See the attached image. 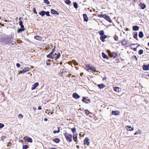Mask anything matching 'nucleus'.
Returning <instances> with one entry per match:
<instances>
[{"mask_svg": "<svg viewBox=\"0 0 149 149\" xmlns=\"http://www.w3.org/2000/svg\"><path fill=\"white\" fill-rule=\"evenodd\" d=\"M72 135L70 134H66V139L69 142L72 141Z\"/></svg>", "mask_w": 149, "mask_h": 149, "instance_id": "1", "label": "nucleus"}, {"mask_svg": "<svg viewBox=\"0 0 149 149\" xmlns=\"http://www.w3.org/2000/svg\"><path fill=\"white\" fill-rule=\"evenodd\" d=\"M23 139L24 140L27 141L28 142L31 143L33 142L32 139L29 136H25L23 138Z\"/></svg>", "mask_w": 149, "mask_h": 149, "instance_id": "2", "label": "nucleus"}, {"mask_svg": "<svg viewBox=\"0 0 149 149\" xmlns=\"http://www.w3.org/2000/svg\"><path fill=\"white\" fill-rule=\"evenodd\" d=\"M139 46V45L138 44H132L131 46V49H133L134 51H136L137 50V48Z\"/></svg>", "mask_w": 149, "mask_h": 149, "instance_id": "3", "label": "nucleus"}, {"mask_svg": "<svg viewBox=\"0 0 149 149\" xmlns=\"http://www.w3.org/2000/svg\"><path fill=\"white\" fill-rule=\"evenodd\" d=\"M54 52V49H53L51 52L47 56V57L49 58H52V59H53L54 57H52V55H53Z\"/></svg>", "mask_w": 149, "mask_h": 149, "instance_id": "4", "label": "nucleus"}, {"mask_svg": "<svg viewBox=\"0 0 149 149\" xmlns=\"http://www.w3.org/2000/svg\"><path fill=\"white\" fill-rule=\"evenodd\" d=\"M109 51V56L111 57L115 58L116 57L117 54L116 52H111L110 51Z\"/></svg>", "mask_w": 149, "mask_h": 149, "instance_id": "5", "label": "nucleus"}, {"mask_svg": "<svg viewBox=\"0 0 149 149\" xmlns=\"http://www.w3.org/2000/svg\"><path fill=\"white\" fill-rule=\"evenodd\" d=\"M29 67H25L22 70H21L20 71V73H24L26 72L29 71Z\"/></svg>", "mask_w": 149, "mask_h": 149, "instance_id": "6", "label": "nucleus"}, {"mask_svg": "<svg viewBox=\"0 0 149 149\" xmlns=\"http://www.w3.org/2000/svg\"><path fill=\"white\" fill-rule=\"evenodd\" d=\"M103 18H104L106 20L109 21V22H111V19L106 14H104Z\"/></svg>", "mask_w": 149, "mask_h": 149, "instance_id": "7", "label": "nucleus"}, {"mask_svg": "<svg viewBox=\"0 0 149 149\" xmlns=\"http://www.w3.org/2000/svg\"><path fill=\"white\" fill-rule=\"evenodd\" d=\"M39 85V83L38 82H36L32 86L31 89L33 90L35 89Z\"/></svg>", "mask_w": 149, "mask_h": 149, "instance_id": "8", "label": "nucleus"}, {"mask_svg": "<svg viewBox=\"0 0 149 149\" xmlns=\"http://www.w3.org/2000/svg\"><path fill=\"white\" fill-rule=\"evenodd\" d=\"M107 36L106 35H103L100 37V39L102 42H104L105 41V39L107 38Z\"/></svg>", "mask_w": 149, "mask_h": 149, "instance_id": "9", "label": "nucleus"}, {"mask_svg": "<svg viewBox=\"0 0 149 149\" xmlns=\"http://www.w3.org/2000/svg\"><path fill=\"white\" fill-rule=\"evenodd\" d=\"M126 128L127 131H132L134 130V128L130 126H126Z\"/></svg>", "mask_w": 149, "mask_h": 149, "instance_id": "10", "label": "nucleus"}, {"mask_svg": "<svg viewBox=\"0 0 149 149\" xmlns=\"http://www.w3.org/2000/svg\"><path fill=\"white\" fill-rule=\"evenodd\" d=\"M73 139L74 141L76 142L77 141V134H74L73 136Z\"/></svg>", "mask_w": 149, "mask_h": 149, "instance_id": "11", "label": "nucleus"}, {"mask_svg": "<svg viewBox=\"0 0 149 149\" xmlns=\"http://www.w3.org/2000/svg\"><path fill=\"white\" fill-rule=\"evenodd\" d=\"M119 111H113L111 112V114L112 115H118L119 113Z\"/></svg>", "mask_w": 149, "mask_h": 149, "instance_id": "12", "label": "nucleus"}, {"mask_svg": "<svg viewBox=\"0 0 149 149\" xmlns=\"http://www.w3.org/2000/svg\"><path fill=\"white\" fill-rule=\"evenodd\" d=\"M72 96L75 99H78L80 97V96L76 93H74Z\"/></svg>", "mask_w": 149, "mask_h": 149, "instance_id": "13", "label": "nucleus"}, {"mask_svg": "<svg viewBox=\"0 0 149 149\" xmlns=\"http://www.w3.org/2000/svg\"><path fill=\"white\" fill-rule=\"evenodd\" d=\"M143 70H149V66L148 65H144L143 66Z\"/></svg>", "mask_w": 149, "mask_h": 149, "instance_id": "14", "label": "nucleus"}, {"mask_svg": "<svg viewBox=\"0 0 149 149\" xmlns=\"http://www.w3.org/2000/svg\"><path fill=\"white\" fill-rule=\"evenodd\" d=\"M89 140L88 138L86 137L84 141V143L86 144L87 145H88L89 144V142H88Z\"/></svg>", "mask_w": 149, "mask_h": 149, "instance_id": "15", "label": "nucleus"}, {"mask_svg": "<svg viewBox=\"0 0 149 149\" xmlns=\"http://www.w3.org/2000/svg\"><path fill=\"white\" fill-rule=\"evenodd\" d=\"M34 38L35 39L39 41H41L42 40V37L38 36H35Z\"/></svg>", "mask_w": 149, "mask_h": 149, "instance_id": "16", "label": "nucleus"}, {"mask_svg": "<svg viewBox=\"0 0 149 149\" xmlns=\"http://www.w3.org/2000/svg\"><path fill=\"white\" fill-rule=\"evenodd\" d=\"M83 16L84 19V21L86 22H87L88 21V17L86 14H83Z\"/></svg>", "mask_w": 149, "mask_h": 149, "instance_id": "17", "label": "nucleus"}, {"mask_svg": "<svg viewBox=\"0 0 149 149\" xmlns=\"http://www.w3.org/2000/svg\"><path fill=\"white\" fill-rule=\"evenodd\" d=\"M51 13L54 14L58 15V12L54 9H51Z\"/></svg>", "mask_w": 149, "mask_h": 149, "instance_id": "18", "label": "nucleus"}, {"mask_svg": "<svg viewBox=\"0 0 149 149\" xmlns=\"http://www.w3.org/2000/svg\"><path fill=\"white\" fill-rule=\"evenodd\" d=\"M53 141L54 142L58 143L60 141V140L58 138H56L54 139L53 140Z\"/></svg>", "mask_w": 149, "mask_h": 149, "instance_id": "19", "label": "nucleus"}, {"mask_svg": "<svg viewBox=\"0 0 149 149\" xmlns=\"http://www.w3.org/2000/svg\"><path fill=\"white\" fill-rule=\"evenodd\" d=\"M133 30L134 31H136L139 29V27L137 26H133Z\"/></svg>", "mask_w": 149, "mask_h": 149, "instance_id": "20", "label": "nucleus"}, {"mask_svg": "<svg viewBox=\"0 0 149 149\" xmlns=\"http://www.w3.org/2000/svg\"><path fill=\"white\" fill-rule=\"evenodd\" d=\"M98 87L100 89L103 88L105 87L104 85L102 84H98Z\"/></svg>", "mask_w": 149, "mask_h": 149, "instance_id": "21", "label": "nucleus"}, {"mask_svg": "<svg viewBox=\"0 0 149 149\" xmlns=\"http://www.w3.org/2000/svg\"><path fill=\"white\" fill-rule=\"evenodd\" d=\"M25 30V29L24 28H21L19 29H18L17 30V32L18 33H20L22 31H24Z\"/></svg>", "mask_w": 149, "mask_h": 149, "instance_id": "22", "label": "nucleus"}, {"mask_svg": "<svg viewBox=\"0 0 149 149\" xmlns=\"http://www.w3.org/2000/svg\"><path fill=\"white\" fill-rule=\"evenodd\" d=\"M127 41L125 40H123L121 42L122 45H125L127 44Z\"/></svg>", "mask_w": 149, "mask_h": 149, "instance_id": "23", "label": "nucleus"}, {"mask_svg": "<svg viewBox=\"0 0 149 149\" xmlns=\"http://www.w3.org/2000/svg\"><path fill=\"white\" fill-rule=\"evenodd\" d=\"M141 8L142 9H144L146 7V5L144 3L141 4L140 6Z\"/></svg>", "mask_w": 149, "mask_h": 149, "instance_id": "24", "label": "nucleus"}, {"mask_svg": "<svg viewBox=\"0 0 149 149\" xmlns=\"http://www.w3.org/2000/svg\"><path fill=\"white\" fill-rule=\"evenodd\" d=\"M102 55L103 57L104 58H106L107 59H108V56H107L106 54H105L104 53L102 52Z\"/></svg>", "mask_w": 149, "mask_h": 149, "instance_id": "25", "label": "nucleus"}, {"mask_svg": "<svg viewBox=\"0 0 149 149\" xmlns=\"http://www.w3.org/2000/svg\"><path fill=\"white\" fill-rule=\"evenodd\" d=\"M139 36L140 38H143V32L142 31L140 32L139 34Z\"/></svg>", "mask_w": 149, "mask_h": 149, "instance_id": "26", "label": "nucleus"}, {"mask_svg": "<svg viewBox=\"0 0 149 149\" xmlns=\"http://www.w3.org/2000/svg\"><path fill=\"white\" fill-rule=\"evenodd\" d=\"M39 14L42 16H44L45 14V11H42L39 13Z\"/></svg>", "mask_w": 149, "mask_h": 149, "instance_id": "27", "label": "nucleus"}, {"mask_svg": "<svg viewBox=\"0 0 149 149\" xmlns=\"http://www.w3.org/2000/svg\"><path fill=\"white\" fill-rule=\"evenodd\" d=\"M19 25L21 27V28H24V26L22 24V21L20 20L19 22Z\"/></svg>", "mask_w": 149, "mask_h": 149, "instance_id": "28", "label": "nucleus"}, {"mask_svg": "<svg viewBox=\"0 0 149 149\" xmlns=\"http://www.w3.org/2000/svg\"><path fill=\"white\" fill-rule=\"evenodd\" d=\"M98 33L101 36H103L104 35V32L103 30L99 31H98Z\"/></svg>", "mask_w": 149, "mask_h": 149, "instance_id": "29", "label": "nucleus"}, {"mask_svg": "<svg viewBox=\"0 0 149 149\" xmlns=\"http://www.w3.org/2000/svg\"><path fill=\"white\" fill-rule=\"evenodd\" d=\"M84 111L85 114L87 115H88L90 113V111L87 109L85 110Z\"/></svg>", "mask_w": 149, "mask_h": 149, "instance_id": "30", "label": "nucleus"}, {"mask_svg": "<svg viewBox=\"0 0 149 149\" xmlns=\"http://www.w3.org/2000/svg\"><path fill=\"white\" fill-rule=\"evenodd\" d=\"M90 69L91 70L92 72H95L96 71L94 68L93 67H91L90 68Z\"/></svg>", "mask_w": 149, "mask_h": 149, "instance_id": "31", "label": "nucleus"}, {"mask_svg": "<svg viewBox=\"0 0 149 149\" xmlns=\"http://www.w3.org/2000/svg\"><path fill=\"white\" fill-rule=\"evenodd\" d=\"M114 90L115 91L119 92V88L118 87H115L114 88Z\"/></svg>", "mask_w": 149, "mask_h": 149, "instance_id": "32", "label": "nucleus"}, {"mask_svg": "<svg viewBox=\"0 0 149 149\" xmlns=\"http://www.w3.org/2000/svg\"><path fill=\"white\" fill-rule=\"evenodd\" d=\"M74 7L75 8L77 9L78 8V5L77 3L76 2H74L73 4Z\"/></svg>", "mask_w": 149, "mask_h": 149, "instance_id": "33", "label": "nucleus"}, {"mask_svg": "<svg viewBox=\"0 0 149 149\" xmlns=\"http://www.w3.org/2000/svg\"><path fill=\"white\" fill-rule=\"evenodd\" d=\"M58 130H55L53 132V133L54 134H55L56 133H59L60 132V127H58Z\"/></svg>", "mask_w": 149, "mask_h": 149, "instance_id": "34", "label": "nucleus"}, {"mask_svg": "<svg viewBox=\"0 0 149 149\" xmlns=\"http://www.w3.org/2000/svg\"><path fill=\"white\" fill-rule=\"evenodd\" d=\"M60 56H61L60 53H58V54L57 56L55 58V60H57L60 57Z\"/></svg>", "mask_w": 149, "mask_h": 149, "instance_id": "35", "label": "nucleus"}, {"mask_svg": "<svg viewBox=\"0 0 149 149\" xmlns=\"http://www.w3.org/2000/svg\"><path fill=\"white\" fill-rule=\"evenodd\" d=\"M28 147V146L27 145H23L22 146V149H26Z\"/></svg>", "mask_w": 149, "mask_h": 149, "instance_id": "36", "label": "nucleus"}, {"mask_svg": "<svg viewBox=\"0 0 149 149\" xmlns=\"http://www.w3.org/2000/svg\"><path fill=\"white\" fill-rule=\"evenodd\" d=\"M86 67L88 68V69L87 70L88 71V70H90V68L91 67V66L90 65H86Z\"/></svg>", "mask_w": 149, "mask_h": 149, "instance_id": "37", "label": "nucleus"}, {"mask_svg": "<svg viewBox=\"0 0 149 149\" xmlns=\"http://www.w3.org/2000/svg\"><path fill=\"white\" fill-rule=\"evenodd\" d=\"M65 3H66L67 4H70L71 3V2L69 0H66Z\"/></svg>", "mask_w": 149, "mask_h": 149, "instance_id": "38", "label": "nucleus"}, {"mask_svg": "<svg viewBox=\"0 0 149 149\" xmlns=\"http://www.w3.org/2000/svg\"><path fill=\"white\" fill-rule=\"evenodd\" d=\"M143 53V51L142 49H140L139 51V54L141 55Z\"/></svg>", "mask_w": 149, "mask_h": 149, "instance_id": "39", "label": "nucleus"}, {"mask_svg": "<svg viewBox=\"0 0 149 149\" xmlns=\"http://www.w3.org/2000/svg\"><path fill=\"white\" fill-rule=\"evenodd\" d=\"M18 117L20 119L22 118H23V116L22 114H19L18 116Z\"/></svg>", "mask_w": 149, "mask_h": 149, "instance_id": "40", "label": "nucleus"}, {"mask_svg": "<svg viewBox=\"0 0 149 149\" xmlns=\"http://www.w3.org/2000/svg\"><path fill=\"white\" fill-rule=\"evenodd\" d=\"M9 39H5V41L7 42L8 44H9L11 43V42H10L9 41Z\"/></svg>", "mask_w": 149, "mask_h": 149, "instance_id": "41", "label": "nucleus"}, {"mask_svg": "<svg viewBox=\"0 0 149 149\" xmlns=\"http://www.w3.org/2000/svg\"><path fill=\"white\" fill-rule=\"evenodd\" d=\"M44 2L45 3H46L47 4H49L50 3L48 0H44Z\"/></svg>", "mask_w": 149, "mask_h": 149, "instance_id": "42", "label": "nucleus"}, {"mask_svg": "<svg viewBox=\"0 0 149 149\" xmlns=\"http://www.w3.org/2000/svg\"><path fill=\"white\" fill-rule=\"evenodd\" d=\"M132 58L134 59H135L136 61H137V59L136 56L135 55H133L132 56Z\"/></svg>", "mask_w": 149, "mask_h": 149, "instance_id": "43", "label": "nucleus"}, {"mask_svg": "<svg viewBox=\"0 0 149 149\" xmlns=\"http://www.w3.org/2000/svg\"><path fill=\"white\" fill-rule=\"evenodd\" d=\"M6 137L5 136H2L1 137V140L2 141H3L4 140V139L6 138Z\"/></svg>", "mask_w": 149, "mask_h": 149, "instance_id": "44", "label": "nucleus"}, {"mask_svg": "<svg viewBox=\"0 0 149 149\" xmlns=\"http://www.w3.org/2000/svg\"><path fill=\"white\" fill-rule=\"evenodd\" d=\"M140 130H139L136 131L134 134V135H136L138 134H140Z\"/></svg>", "mask_w": 149, "mask_h": 149, "instance_id": "45", "label": "nucleus"}, {"mask_svg": "<svg viewBox=\"0 0 149 149\" xmlns=\"http://www.w3.org/2000/svg\"><path fill=\"white\" fill-rule=\"evenodd\" d=\"M137 34L136 32H135V33L133 36V37L134 38L137 39Z\"/></svg>", "mask_w": 149, "mask_h": 149, "instance_id": "46", "label": "nucleus"}, {"mask_svg": "<svg viewBox=\"0 0 149 149\" xmlns=\"http://www.w3.org/2000/svg\"><path fill=\"white\" fill-rule=\"evenodd\" d=\"M33 13H34L36 14H37V12L36 11V9L35 8H33Z\"/></svg>", "mask_w": 149, "mask_h": 149, "instance_id": "47", "label": "nucleus"}, {"mask_svg": "<svg viewBox=\"0 0 149 149\" xmlns=\"http://www.w3.org/2000/svg\"><path fill=\"white\" fill-rule=\"evenodd\" d=\"M4 125L2 123H0V129L4 127Z\"/></svg>", "mask_w": 149, "mask_h": 149, "instance_id": "48", "label": "nucleus"}, {"mask_svg": "<svg viewBox=\"0 0 149 149\" xmlns=\"http://www.w3.org/2000/svg\"><path fill=\"white\" fill-rule=\"evenodd\" d=\"M76 131V129L75 128H73L72 129V131L73 133H74Z\"/></svg>", "mask_w": 149, "mask_h": 149, "instance_id": "49", "label": "nucleus"}, {"mask_svg": "<svg viewBox=\"0 0 149 149\" xmlns=\"http://www.w3.org/2000/svg\"><path fill=\"white\" fill-rule=\"evenodd\" d=\"M85 100H86V98L84 97L82 100L84 102H85L86 103H88V102L86 101H85Z\"/></svg>", "mask_w": 149, "mask_h": 149, "instance_id": "50", "label": "nucleus"}, {"mask_svg": "<svg viewBox=\"0 0 149 149\" xmlns=\"http://www.w3.org/2000/svg\"><path fill=\"white\" fill-rule=\"evenodd\" d=\"M73 63L75 65H78V63L75 60L73 61Z\"/></svg>", "mask_w": 149, "mask_h": 149, "instance_id": "51", "label": "nucleus"}, {"mask_svg": "<svg viewBox=\"0 0 149 149\" xmlns=\"http://www.w3.org/2000/svg\"><path fill=\"white\" fill-rule=\"evenodd\" d=\"M45 14L47 16H50V15H49V12H48V11H47V12H45Z\"/></svg>", "mask_w": 149, "mask_h": 149, "instance_id": "52", "label": "nucleus"}, {"mask_svg": "<svg viewBox=\"0 0 149 149\" xmlns=\"http://www.w3.org/2000/svg\"><path fill=\"white\" fill-rule=\"evenodd\" d=\"M103 16H104V15H102V14L99 15H98V17H100V18H101V17H103Z\"/></svg>", "mask_w": 149, "mask_h": 149, "instance_id": "53", "label": "nucleus"}, {"mask_svg": "<svg viewBox=\"0 0 149 149\" xmlns=\"http://www.w3.org/2000/svg\"><path fill=\"white\" fill-rule=\"evenodd\" d=\"M16 65L18 68H19L20 67V65L19 63H17L16 64Z\"/></svg>", "mask_w": 149, "mask_h": 149, "instance_id": "54", "label": "nucleus"}, {"mask_svg": "<svg viewBox=\"0 0 149 149\" xmlns=\"http://www.w3.org/2000/svg\"><path fill=\"white\" fill-rule=\"evenodd\" d=\"M118 37L117 36L114 37V40L116 41L117 40H118Z\"/></svg>", "mask_w": 149, "mask_h": 149, "instance_id": "55", "label": "nucleus"}, {"mask_svg": "<svg viewBox=\"0 0 149 149\" xmlns=\"http://www.w3.org/2000/svg\"><path fill=\"white\" fill-rule=\"evenodd\" d=\"M38 110H41L42 109V108L41 106H39L38 108Z\"/></svg>", "mask_w": 149, "mask_h": 149, "instance_id": "56", "label": "nucleus"}, {"mask_svg": "<svg viewBox=\"0 0 149 149\" xmlns=\"http://www.w3.org/2000/svg\"><path fill=\"white\" fill-rule=\"evenodd\" d=\"M53 113H54V112H51V113L50 112L48 113V115H50V114H49V113H51V114H52Z\"/></svg>", "mask_w": 149, "mask_h": 149, "instance_id": "57", "label": "nucleus"}, {"mask_svg": "<svg viewBox=\"0 0 149 149\" xmlns=\"http://www.w3.org/2000/svg\"><path fill=\"white\" fill-rule=\"evenodd\" d=\"M50 64L49 63H48L47 62L46 63V65H50Z\"/></svg>", "mask_w": 149, "mask_h": 149, "instance_id": "58", "label": "nucleus"}, {"mask_svg": "<svg viewBox=\"0 0 149 149\" xmlns=\"http://www.w3.org/2000/svg\"><path fill=\"white\" fill-rule=\"evenodd\" d=\"M44 120L45 121H47V118H45L44 119Z\"/></svg>", "mask_w": 149, "mask_h": 149, "instance_id": "59", "label": "nucleus"}, {"mask_svg": "<svg viewBox=\"0 0 149 149\" xmlns=\"http://www.w3.org/2000/svg\"><path fill=\"white\" fill-rule=\"evenodd\" d=\"M106 79V77H104L103 78V79L104 80V79Z\"/></svg>", "mask_w": 149, "mask_h": 149, "instance_id": "60", "label": "nucleus"}, {"mask_svg": "<svg viewBox=\"0 0 149 149\" xmlns=\"http://www.w3.org/2000/svg\"><path fill=\"white\" fill-rule=\"evenodd\" d=\"M51 149H56V148H51Z\"/></svg>", "mask_w": 149, "mask_h": 149, "instance_id": "61", "label": "nucleus"}, {"mask_svg": "<svg viewBox=\"0 0 149 149\" xmlns=\"http://www.w3.org/2000/svg\"><path fill=\"white\" fill-rule=\"evenodd\" d=\"M71 75V74H68V76H69V77H70V76Z\"/></svg>", "mask_w": 149, "mask_h": 149, "instance_id": "62", "label": "nucleus"}, {"mask_svg": "<svg viewBox=\"0 0 149 149\" xmlns=\"http://www.w3.org/2000/svg\"><path fill=\"white\" fill-rule=\"evenodd\" d=\"M83 74V73H81V74H80V75H81V76H82Z\"/></svg>", "mask_w": 149, "mask_h": 149, "instance_id": "63", "label": "nucleus"}, {"mask_svg": "<svg viewBox=\"0 0 149 149\" xmlns=\"http://www.w3.org/2000/svg\"><path fill=\"white\" fill-rule=\"evenodd\" d=\"M109 51H110L109 50H108V52L109 53Z\"/></svg>", "mask_w": 149, "mask_h": 149, "instance_id": "64", "label": "nucleus"}]
</instances>
